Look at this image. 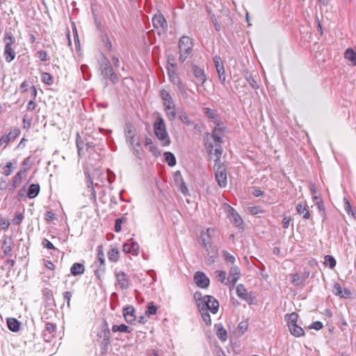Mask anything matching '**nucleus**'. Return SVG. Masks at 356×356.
<instances>
[{"instance_id":"7","label":"nucleus","mask_w":356,"mask_h":356,"mask_svg":"<svg viewBox=\"0 0 356 356\" xmlns=\"http://www.w3.org/2000/svg\"><path fill=\"white\" fill-rule=\"evenodd\" d=\"M192 72L195 78V83L197 86H203L207 81V76L202 68L200 67L197 65H192Z\"/></svg>"},{"instance_id":"52","label":"nucleus","mask_w":356,"mask_h":356,"mask_svg":"<svg viewBox=\"0 0 356 356\" xmlns=\"http://www.w3.org/2000/svg\"><path fill=\"white\" fill-rule=\"evenodd\" d=\"M13 166V163L11 162H8L6 165L3 167V174L6 176H9L12 173L11 168Z\"/></svg>"},{"instance_id":"27","label":"nucleus","mask_w":356,"mask_h":356,"mask_svg":"<svg viewBox=\"0 0 356 356\" xmlns=\"http://www.w3.org/2000/svg\"><path fill=\"white\" fill-rule=\"evenodd\" d=\"M229 212L231 215L232 220L236 226L239 227L243 224V220L241 217L237 213V212L231 207H229Z\"/></svg>"},{"instance_id":"19","label":"nucleus","mask_w":356,"mask_h":356,"mask_svg":"<svg viewBox=\"0 0 356 356\" xmlns=\"http://www.w3.org/2000/svg\"><path fill=\"white\" fill-rule=\"evenodd\" d=\"M214 328L216 329V334L217 337L221 341H225L227 339V330L224 328L223 325L221 323L216 324L214 325Z\"/></svg>"},{"instance_id":"60","label":"nucleus","mask_w":356,"mask_h":356,"mask_svg":"<svg viewBox=\"0 0 356 356\" xmlns=\"http://www.w3.org/2000/svg\"><path fill=\"white\" fill-rule=\"evenodd\" d=\"M168 74H169V78H170V81L175 84L177 81H178L180 79L179 78V76H177V74L176 73H175L174 72H170V71L168 72Z\"/></svg>"},{"instance_id":"12","label":"nucleus","mask_w":356,"mask_h":356,"mask_svg":"<svg viewBox=\"0 0 356 356\" xmlns=\"http://www.w3.org/2000/svg\"><path fill=\"white\" fill-rule=\"evenodd\" d=\"M152 24L155 29H161L165 31L168 27L167 21L164 16L159 12L154 15L152 18Z\"/></svg>"},{"instance_id":"8","label":"nucleus","mask_w":356,"mask_h":356,"mask_svg":"<svg viewBox=\"0 0 356 356\" xmlns=\"http://www.w3.org/2000/svg\"><path fill=\"white\" fill-rule=\"evenodd\" d=\"M236 291L238 297L245 300L249 305H251L254 302V297L252 296L251 293H248L247 291L243 284H238L236 286Z\"/></svg>"},{"instance_id":"23","label":"nucleus","mask_w":356,"mask_h":356,"mask_svg":"<svg viewBox=\"0 0 356 356\" xmlns=\"http://www.w3.org/2000/svg\"><path fill=\"white\" fill-rule=\"evenodd\" d=\"M40 191V187L38 184H32L28 189L27 197L30 199H33L39 194Z\"/></svg>"},{"instance_id":"56","label":"nucleus","mask_w":356,"mask_h":356,"mask_svg":"<svg viewBox=\"0 0 356 356\" xmlns=\"http://www.w3.org/2000/svg\"><path fill=\"white\" fill-rule=\"evenodd\" d=\"M174 85H176L177 86L179 92L182 95L186 94L185 84L182 83L180 79L178 81H177Z\"/></svg>"},{"instance_id":"53","label":"nucleus","mask_w":356,"mask_h":356,"mask_svg":"<svg viewBox=\"0 0 356 356\" xmlns=\"http://www.w3.org/2000/svg\"><path fill=\"white\" fill-rule=\"evenodd\" d=\"M223 256L225 257V261L231 263V264L234 263L235 257L233 255L230 254L229 252L225 251L223 252Z\"/></svg>"},{"instance_id":"11","label":"nucleus","mask_w":356,"mask_h":356,"mask_svg":"<svg viewBox=\"0 0 356 356\" xmlns=\"http://www.w3.org/2000/svg\"><path fill=\"white\" fill-rule=\"evenodd\" d=\"M115 279L122 290L127 289L129 287L130 280L127 274L123 271L115 273Z\"/></svg>"},{"instance_id":"6","label":"nucleus","mask_w":356,"mask_h":356,"mask_svg":"<svg viewBox=\"0 0 356 356\" xmlns=\"http://www.w3.org/2000/svg\"><path fill=\"white\" fill-rule=\"evenodd\" d=\"M216 180L220 188H225L227 184L226 167L223 163L214 164Z\"/></svg>"},{"instance_id":"41","label":"nucleus","mask_w":356,"mask_h":356,"mask_svg":"<svg viewBox=\"0 0 356 356\" xmlns=\"http://www.w3.org/2000/svg\"><path fill=\"white\" fill-rule=\"evenodd\" d=\"M157 307L155 306L154 302H150L147 305V309L145 312L146 315H153L156 313Z\"/></svg>"},{"instance_id":"1","label":"nucleus","mask_w":356,"mask_h":356,"mask_svg":"<svg viewBox=\"0 0 356 356\" xmlns=\"http://www.w3.org/2000/svg\"><path fill=\"white\" fill-rule=\"evenodd\" d=\"M154 131L162 145L168 146L170 144V139L167 132L165 123L162 117L159 116L156 119L154 123Z\"/></svg>"},{"instance_id":"35","label":"nucleus","mask_w":356,"mask_h":356,"mask_svg":"<svg viewBox=\"0 0 356 356\" xmlns=\"http://www.w3.org/2000/svg\"><path fill=\"white\" fill-rule=\"evenodd\" d=\"M285 318L287 321V325L289 326L297 323L298 316L296 312H292L291 314H286Z\"/></svg>"},{"instance_id":"4","label":"nucleus","mask_w":356,"mask_h":356,"mask_svg":"<svg viewBox=\"0 0 356 356\" xmlns=\"http://www.w3.org/2000/svg\"><path fill=\"white\" fill-rule=\"evenodd\" d=\"M193 48L192 40L188 36H182L179 39V60L181 63H184L188 58V55L191 53Z\"/></svg>"},{"instance_id":"47","label":"nucleus","mask_w":356,"mask_h":356,"mask_svg":"<svg viewBox=\"0 0 356 356\" xmlns=\"http://www.w3.org/2000/svg\"><path fill=\"white\" fill-rule=\"evenodd\" d=\"M334 293L336 296H340L341 298L344 297L343 289L339 283H335L334 284Z\"/></svg>"},{"instance_id":"26","label":"nucleus","mask_w":356,"mask_h":356,"mask_svg":"<svg viewBox=\"0 0 356 356\" xmlns=\"http://www.w3.org/2000/svg\"><path fill=\"white\" fill-rule=\"evenodd\" d=\"M70 271L71 273L74 276L82 275L85 271L84 265L81 263H74L72 266Z\"/></svg>"},{"instance_id":"64","label":"nucleus","mask_w":356,"mask_h":356,"mask_svg":"<svg viewBox=\"0 0 356 356\" xmlns=\"http://www.w3.org/2000/svg\"><path fill=\"white\" fill-rule=\"evenodd\" d=\"M22 180L19 179V176H17L16 175L12 178L13 185L14 187H18L19 184L22 183Z\"/></svg>"},{"instance_id":"37","label":"nucleus","mask_w":356,"mask_h":356,"mask_svg":"<svg viewBox=\"0 0 356 356\" xmlns=\"http://www.w3.org/2000/svg\"><path fill=\"white\" fill-rule=\"evenodd\" d=\"M97 260L99 262V267L102 266H104L105 259L104 254L103 251V248L102 245H99L97 249Z\"/></svg>"},{"instance_id":"25","label":"nucleus","mask_w":356,"mask_h":356,"mask_svg":"<svg viewBox=\"0 0 356 356\" xmlns=\"http://www.w3.org/2000/svg\"><path fill=\"white\" fill-rule=\"evenodd\" d=\"M97 336L99 338L104 339V341L110 339L111 332L106 321H104V325L102 326L101 331L97 334Z\"/></svg>"},{"instance_id":"29","label":"nucleus","mask_w":356,"mask_h":356,"mask_svg":"<svg viewBox=\"0 0 356 356\" xmlns=\"http://www.w3.org/2000/svg\"><path fill=\"white\" fill-rule=\"evenodd\" d=\"M165 162L169 166H175L177 163L176 158L175 155L170 152H165L163 154Z\"/></svg>"},{"instance_id":"49","label":"nucleus","mask_w":356,"mask_h":356,"mask_svg":"<svg viewBox=\"0 0 356 356\" xmlns=\"http://www.w3.org/2000/svg\"><path fill=\"white\" fill-rule=\"evenodd\" d=\"M22 122L24 124V128L29 129L31 126V118L28 117V115L26 114L23 117Z\"/></svg>"},{"instance_id":"57","label":"nucleus","mask_w":356,"mask_h":356,"mask_svg":"<svg viewBox=\"0 0 356 356\" xmlns=\"http://www.w3.org/2000/svg\"><path fill=\"white\" fill-rule=\"evenodd\" d=\"M200 243L205 250H208V247L209 244H211V243L206 241V239L204 238V234L202 233L201 234L200 236Z\"/></svg>"},{"instance_id":"51","label":"nucleus","mask_w":356,"mask_h":356,"mask_svg":"<svg viewBox=\"0 0 356 356\" xmlns=\"http://www.w3.org/2000/svg\"><path fill=\"white\" fill-rule=\"evenodd\" d=\"M24 218V216L22 213H18L15 214V216L14 217L13 220V224L18 225L21 224L22 220Z\"/></svg>"},{"instance_id":"14","label":"nucleus","mask_w":356,"mask_h":356,"mask_svg":"<svg viewBox=\"0 0 356 356\" xmlns=\"http://www.w3.org/2000/svg\"><path fill=\"white\" fill-rule=\"evenodd\" d=\"M122 250L126 253H132L134 255H137L139 252V245L133 238H131L124 243Z\"/></svg>"},{"instance_id":"48","label":"nucleus","mask_w":356,"mask_h":356,"mask_svg":"<svg viewBox=\"0 0 356 356\" xmlns=\"http://www.w3.org/2000/svg\"><path fill=\"white\" fill-rule=\"evenodd\" d=\"M76 144L78 149V154L81 156V150L83 147V141L81 139L79 134L76 135Z\"/></svg>"},{"instance_id":"30","label":"nucleus","mask_w":356,"mask_h":356,"mask_svg":"<svg viewBox=\"0 0 356 356\" xmlns=\"http://www.w3.org/2000/svg\"><path fill=\"white\" fill-rule=\"evenodd\" d=\"M345 58L352 62L353 65L356 66V52L352 49H347L344 54Z\"/></svg>"},{"instance_id":"24","label":"nucleus","mask_w":356,"mask_h":356,"mask_svg":"<svg viewBox=\"0 0 356 356\" xmlns=\"http://www.w3.org/2000/svg\"><path fill=\"white\" fill-rule=\"evenodd\" d=\"M288 327H289L290 333L292 335H293L294 337H300L305 334V332H304L303 329L300 326L298 325L297 323L293 324Z\"/></svg>"},{"instance_id":"3","label":"nucleus","mask_w":356,"mask_h":356,"mask_svg":"<svg viewBox=\"0 0 356 356\" xmlns=\"http://www.w3.org/2000/svg\"><path fill=\"white\" fill-rule=\"evenodd\" d=\"M197 308L199 311H209L212 314H216L219 309V302L212 296L206 295L203 296L202 302H197Z\"/></svg>"},{"instance_id":"40","label":"nucleus","mask_w":356,"mask_h":356,"mask_svg":"<svg viewBox=\"0 0 356 356\" xmlns=\"http://www.w3.org/2000/svg\"><path fill=\"white\" fill-rule=\"evenodd\" d=\"M201 314V316L204 322L206 323L207 325H211V319L210 314H209V312L206 311H199Z\"/></svg>"},{"instance_id":"18","label":"nucleus","mask_w":356,"mask_h":356,"mask_svg":"<svg viewBox=\"0 0 356 356\" xmlns=\"http://www.w3.org/2000/svg\"><path fill=\"white\" fill-rule=\"evenodd\" d=\"M13 241L11 238L5 237L3 244H2V250L6 256L11 257L12 256V250L13 248Z\"/></svg>"},{"instance_id":"42","label":"nucleus","mask_w":356,"mask_h":356,"mask_svg":"<svg viewBox=\"0 0 356 356\" xmlns=\"http://www.w3.org/2000/svg\"><path fill=\"white\" fill-rule=\"evenodd\" d=\"M222 153V148L221 145H218L216 146V149H214V155L216 156L215 163L218 164V162L220 161L221 155Z\"/></svg>"},{"instance_id":"62","label":"nucleus","mask_w":356,"mask_h":356,"mask_svg":"<svg viewBox=\"0 0 356 356\" xmlns=\"http://www.w3.org/2000/svg\"><path fill=\"white\" fill-rule=\"evenodd\" d=\"M36 106H37V104H36L35 101L33 99H31L29 102L27 106H26V109L29 111H33L35 109Z\"/></svg>"},{"instance_id":"21","label":"nucleus","mask_w":356,"mask_h":356,"mask_svg":"<svg viewBox=\"0 0 356 356\" xmlns=\"http://www.w3.org/2000/svg\"><path fill=\"white\" fill-rule=\"evenodd\" d=\"M296 211L298 213L302 214L305 219H309L310 213L307 209V205L305 202H300L296 205Z\"/></svg>"},{"instance_id":"13","label":"nucleus","mask_w":356,"mask_h":356,"mask_svg":"<svg viewBox=\"0 0 356 356\" xmlns=\"http://www.w3.org/2000/svg\"><path fill=\"white\" fill-rule=\"evenodd\" d=\"M136 310L133 306H126L123 308V316L127 323L133 324L136 321Z\"/></svg>"},{"instance_id":"31","label":"nucleus","mask_w":356,"mask_h":356,"mask_svg":"<svg viewBox=\"0 0 356 356\" xmlns=\"http://www.w3.org/2000/svg\"><path fill=\"white\" fill-rule=\"evenodd\" d=\"M179 119L186 125L191 126L193 124L192 121L190 120L188 115L184 111H180L178 113Z\"/></svg>"},{"instance_id":"44","label":"nucleus","mask_w":356,"mask_h":356,"mask_svg":"<svg viewBox=\"0 0 356 356\" xmlns=\"http://www.w3.org/2000/svg\"><path fill=\"white\" fill-rule=\"evenodd\" d=\"M19 134L20 130L18 128L15 127L8 133V134L6 135L9 136V139L11 141H13L19 135Z\"/></svg>"},{"instance_id":"2","label":"nucleus","mask_w":356,"mask_h":356,"mask_svg":"<svg viewBox=\"0 0 356 356\" xmlns=\"http://www.w3.org/2000/svg\"><path fill=\"white\" fill-rule=\"evenodd\" d=\"M99 70L101 74L105 79H109L113 83H116L119 81L118 74L115 72L110 61L104 55L102 56Z\"/></svg>"},{"instance_id":"38","label":"nucleus","mask_w":356,"mask_h":356,"mask_svg":"<svg viewBox=\"0 0 356 356\" xmlns=\"http://www.w3.org/2000/svg\"><path fill=\"white\" fill-rule=\"evenodd\" d=\"M324 264L330 268H333L336 266V260L332 256L326 255L324 257Z\"/></svg>"},{"instance_id":"46","label":"nucleus","mask_w":356,"mask_h":356,"mask_svg":"<svg viewBox=\"0 0 356 356\" xmlns=\"http://www.w3.org/2000/svg\"><path fill=\"white\" fill-rule=\"evenodd\" d=\"M179 184V190L180 191L185 195H188L189 193H188V189L187 188V186L186 184H185V182L183 180V178L181 177V180L179 181V183L177 184Z\"/></svg>"},{"instance_id":"22","label":"nucleus","mask_w":356,"mask_h":356,"mask_svg":"<svg viewBox=\"0 0 356 356\" xmlns=\"http://www.w3.org/2000/svg\"><path fill=\"white\" fill-rule=\"evenodd\" d=\"M7 325L10 331L16 332L19 330L21 323L15 318H8Z\"/></svg>"},{"instance_id":"45","label":"nucleus","mask_w":356,"mask_h":356,"mask_svg":"<svg viewBox=\"0 0 356 356\" xmlns=\"http://www.w3.org/2000/svg\"><path fill=\"white\" fill-rule=\"evenodd\" d=\"M100 346H101V350H102V354L104 355L106 353L109 346H110V339H106L104 341V339H102L100 341Z\"/></svg>"},{"instance_id":"43","label":"nucleus","mask_w":356,"mask_h":356,"mask_svg":"<svg viewBox=\"0 0 356 356\" xmlns=\"http://www.w3.org/2000/svg\"><path fill=\"white\" fill-rule=\"evenodd\" d=\"M216 273L218 281H220L222 283H224L225 284H227V282H226V280L227 281V279L226 278V272L225 270H217Z\"/></svg>"},{"instance_id":"55","label":"nucleus","mask_w":356,"mask_h":356,"mask_svg":"<svg viewBox=\"0 0 356 356\" xmlns=\"http://www.w3.org/2000/svg\"><path fill=\"white\" fill-rule=\"evenodd\" d=\"M56 324L52 323H47L45 325V330L51 334L56 331Z\"/></svg>"},{"instance_id":"33","label":"nucleus","mask_w":356,"mask_h":356,"mask_svg":"<svg viewBox=\"0 0 356 356\" xmlns=\"http://www.w3.org/2000/svg\"><path fill=\"white\" fill-rule=\"evenodd\" d=\"M134 154L139 159H142L143 157V149L141 144L139 140L136 141V145L132 147Z\"/></svg>"},{"instance_id":"34","label":"nucleus","mask_w":356,"mask_h":356,"mask_svg":"<svg viewBox=\"0 0 356 356\" xmlns=\"http://www.w3.org/2000/svg\"><path fill=\"white\" fill-rule=\"evenodd\" d=\"M291 278V283L296 286H300L305 280V277H301L298 273L293 274Z\"/></svg>"},{"instance_id":"61","label":"nucleus","mask_w":356,"mask_h":356,"mask_svg":"<svg viewBox=\"0 0 356 356\" xmlns=\"http://www.w3.org/2000/svg\"><path fill=\"white\" fill-rule=\"evenodd\" d=\"M344 209L348 214L353 213L351 205L347 198H344Z\"/></svg>"},{"instance_id":"32","label":"nucleus","mask_w":356,"mask_h":356,"mask_svg":"<svg viewBox=\"0 0 356 356\" xmlns=\"http://www.w3.org/2000/svg\"><path fill=\"white\" fill-rule=\"evenodd\" d=\"M119 251L117 248H111L108 252V259L111 261H117L119 259Z\"/></svg>"},{"instance_id":"28","label":"nucleus","mask_w":356,"mask_h":356,"mask_svg":"<svg viewBox=\"0 0 356 356\" xmlns=\"http://www.w3.org/2000/svg\"><path fill=\"white\" fill-rule=\"evenodd\" d=\"M218 129H213L211 138L214 140L215 146H218V145H221L224 140L222 139V133H218Z\"/></svg>"},{"instance_id":"17","label":"nucleus","mask_w":356,"mask_h":356,"mask_svg":"<svg viewBox=\"0 0 356 356\" xmlns=\"http://www.w3.org/2000/svg\"><path fill=\"white\" fill-rule=\"evenodd\" d=\"M239 275H240L239 268L236 266L231 267V268L229 270V278H227V282H229L232 284V287L234 286V285L238 280Z\"/></svg>"},{"instance_id":"58","label":"nucleus","mask_w":356,"mask_h":356,"mask_svg":"<svg viewBox=\"0 0 356 356\" xmlns=\"http://www.w3.org/2000/svg\"><path fill=\"white\" fill-rule=\"evenodd\" d=\"M42 245H43V247L47 248V249H49V250H55L56 249V248L54 246V245L47 238L43 239V241L42 242Z\"/></svg>"},{"instance_id":"54","label":"nucleus","mask_w":356,"mask_h":356,"mask_svg":"<svg viewBox=\"0 0 356 356\" xmlns=\"http://www.w3.org/2000/svg\"><path fill=\"white\" fill-rule=\"evenodd\" d=\"M10 141L11 140L9 139V136H8L6 134L3 135L0 138V146L3 145V148H5Z\"/></svg>"},{"instance_id":"59","label":"nucleus","mask_w":356,"mask_h":356,"mask_svg":"<svg viewBox=\"0 0 356 356\" xmlns=\"http://www.w3.org/2000/svg\"><path fill=\"white\" fill-rule=\"evenodd\" d=\"M72 296V294L70 291H65L63 293V298L67 302V307H70V300Z\"/></svg>"},{"instance_id":"20","label":"nucleus","mask_w":356,"mask_h":356,"mask_svg":"<svg viewBox=\"0 0 356 356\" xmlns=\"http://www.w3.org/2000/svg\"><path fill=\"white\" fill-rule=\"evenodd\" d=\"M207 252V261L210 264H213L215 262L216 259L218 257V249L216 246H213L211 244H209L208 247V250H206Z\"/></svg>"},{"instance_id":"63","label":"nucleus","mask_w":356,"mask_h":356,"mask_svg":"<svg viewBox=\"0 0 356 356\" xmlns=\"http://www.w3.org/2000/svg\"><path fill=\"white\" fill-rule=\"evenodd\" d=\"M309 328L319 330L323 328V323L321 321H315L309 327Z\"/></svg>"},{"instance_id":"16","label":"nucleus","mask_w":356,"mask_h":356,"mask_svg":"<svg viewBox=\"0 0 356 356\" xmlns=\"http://www.w3.org/2000/svg\"><path fill=\"white\" fill-rule=\"evenodd\" d=\"M87 181V190L88 193H89L88 195L90 196V200L92 201L93 202H96V192L93 186V182L92 179L90 177V175L88 172H85Z\"/></svg>"},{"instance_id":"15","label":"nucleus","mask_w":356,"mask_h":356,"mask_svg":"<svg viewBox=\"0 0 356 356\" xmlns=\"http://www.w3.org/2000/svg\"><path fill=\"white\" fill-rule=\"evenodd\" d=\"M161 96L164 101L163 106L164 108L166 109H174L175 104L172 99L170 94L165 90L161 91Z\"/></svg>"},{"instance_id":"9","label":"nucleus","mask_w":356,"mask_h":356,"mask_svg":"<svg viewBox=\"0 0 356 356\" xmlns=\"http://www.w3.org/2000/svg\"><path fill=\"white\" fill-rule=\"evenodd\" d=\"M194 281L197 286L200 288L205 289L209 286V279L201 271H197L194 275Z\"/></svg>"},{"instance_id":"50","label":"nucleus","mask_w":356,"mask_h":356,"mask_svg":"<svg viewBox=\"0 0 356 356\" xmlns=\"http://www.w3.org/2000/svg\"><path fill=\"white\" fill-rule=\"evenodd\" d=\"M165 111L166 113V115L170 121L175 120L176 118V113L174 109H166L165 108Z\"/></svg>"},{"instance_id":"10","label":"nucleus","mask_w":356,"mask_h":356,"mask_svg":"<svg viewBox=\"0 0 356 356\" xmlns=\"http://www.w3.org/2000/svg\"><path fill=\"white\" fill-rule=\"evenodd\" d=\"M213 63L216 69V71L218 74L219 79L220 82L224 84L225 82V68L224 65L222 63V59L219 56H215L213 57Z\"/></svg>"},{"instance_id":"39","label":"nucleus","mask_w":356,"mask_h":356,"mask_svg":"<svg viewBox=\"0 0 356 356\" xmlns=\"http://www.w3.org/2000/svg\"><path fill=\"white\" fill-rule=\"evenodd\" d=\"M127 221L125 217L117 218L115 222L114 230L116 232H120L122 230V224Z\"/></svg>"},{"instance_id":"5","label":"nucleus","mask_w":356,"mask_h":356,"mask_svg":"<svg viewBox=\"0 0 356 356\" xmlns=\"http://www.w3.org/2000/svg\"><path fill=\"white\" fill-rule=\"evenodd\" d=\"M3 42H5L3 56L5 60L10 63L13 60L15 57V52L12 48V45L15 43V39L12 36L10 33H6L3 38Z\"/></svg>"},{"instance_id":"36","label":"nucleus","mask_w":356,"mask_h":356,"mask_svg":"<svg viewBox=\"0 0 356 356\" xmlns=\"http://www.w3.org/2000/svg\"><path fill=\"white\" fill-rule=\"evenodd\" d=\"M41 79H42V81L48 86H51L54 83V80H53L54 79H53L52 75L48 72L42 73Z\"/></svg>"}]
</instances>
